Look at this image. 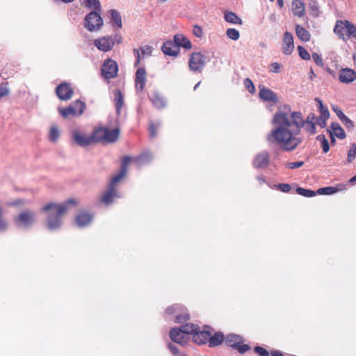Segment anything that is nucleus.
I'll use <instances>...</instances> for the list:
<instances>
[{
  "mask_svg": "<svg viewBox=\"0 0 356 356\" xmlns=\"http://www.w3.org/2000/svg\"><path fill=\"white\" fill-rule=\"evenodd\" d=\"M317 118L310 113L305 120L300 111H291V108L285 105L275 113L272 124L275 127L266 136L267 140L277 144L285 152H292L302 143V138L298 136L305 123H316Z\"/></svg>",
  "mask_w": 356,
  "mask_h": 356,
  "instance_id": "nucleus-1",
  "label": "nucleus"
},
{
  "mask_svg": "<svg viewBox=\"0 0 356 356\" xmlns=\"http://www.w3.org/2000/svg\"><path fill=\"white\" fill-rule=\"evenodd\" d=\"M76 204V201L69 199L63 204L49 203L41 209L48 213L47 218V228L51 231L58 229L62 225V215L67 210L69 205Z\"/></svg>",
  "mask_w": 356,
  "mask_h": 356,
  "instance_id": "nucleus-2",
  "label": "nucleus"
},
{
  "mask_svg": "<svg viewBox=\"0 0 356 356\" xmlns=\"http://www.w3.org/2000/svg\"><path fill=\"white\" fill-rule=\"evenodd\" d=\"M84 21V26L89 31H97L103 26V19L99 14V11L89 13L85 17Z\"/></svg>",
  "mask_w": 356,
  "mask_h": 356,
  "instance_id": "nucleus-3",
  "label": "nucleus"
},
{
  "mask_svg": "<svg viewBox=\"0 0 356 356\" xmlns=\"http://www.w3.org/2000/svg\"><path fill=\"white\" fill-rule=\"evenodd\" d=\"M86 108L84 102L79 99L74 101L67 108H59V113L63 118H68L70 115H80Z\"/></svg>",
  "mask_w": 356,
  "mask_h": 356,
  "instance_id": "nucleus-4",
  "label": "nucleus"
},
{
  "mask_svg": "<svg viewBox=\"0 0 356 356\" xmlns=\"http://www.w3.org/2000/svg\"><path fill=\"white\" fill-rule=\"evenodd\" d=\"M165 313L167 314L175 315V321L177 323H181L188 320L190 317L186 307L181 305H174L168 307L165 310Z\"/></svg>",
  "mask_w": 356,
  "mask_h": 356,
  "instance_id": "nucleus-5",
  "label": "nucleus"
},
{
  "mask_svg": "<svg viewBox=\"0 0 356 356\" xmlns=\"http://www.w3.org/2000/svg\"><path fill=\"white\" fill-rule=\"evenodd\" d=\"M101 72L105 79H113L118 76V65L114 60L108 58L104 62Z\"/></svg>",
  "mask_w": 356,
  "mask_h": 356,
  "instance_id": "nucleus-6",
  "label": "nucleus"
},
{
  "mask_svg": "<svg viewBox=\"0 0 356 356\" xmlns=\"http://www.w3.org/2000/svg\"><path fill=\"white\" fill-rule=\"evenodd\" d=\"M14 220L18 227H30L35 222V215L30 210H25L21 212Z\"/></svg>",
  "mask_w": 356,
  "mask_h": 356,
  "instance_id": "nucleus-7",
  "label": "nucleus"
},
{
  "mask_svg": "<svg viewBox=\"0 0 356 356\" xmlns=\"http://www.w3.org/2000/svg\"><path fill=\"white\" fill-rule=\"evenodd\" d=\"M205 58L201 53L192 54L188 62L190 69L194 72H201L205 65Z\"/></svg>",
  "mask_w": 356,
  "mask_h": 356,
  "instance_id": "nucleus-8",
  "label": "nucleus"
},
{
  "mask_svg": "<svg viewBox=\"0 0 356 356\" xmlns=\"http://www.w3.org/2000/svg\"><path fill=\"white\" fill-rule=\"evenodd\" d=\"M94 44L99 50L107 52L113 48L114 41L111 36H104L95 40Z\"/></svg>",
  "mask_w": 356,
  "mask_h": 356,
  "instance_id": "nucleus-9",
  "label": "nucleus"
},
{
  "mask_svg": "<svg viewBox=\"0 0 356 356\" xmlns=\"http://www.w3.org/2000/svg\"><path fill=\"white\" fill-rule=\"evenodd\" d=\"M58 97L61 100H68L73 95V90L67 83L63 82L56 88Z\"/></svg>",
  "mask_w": 356,
  "mask_h": 356,
  "instance_id": "nucleus-10",
  "label": "nucleus"
},
{
  "mask_svg": "<svg viewBox=\"0 0 356 356\" xmlns=\"http://www.w3.org/2000/svg\"><path fill=\"white\" fill-rule=\"evenodd\" d=\"M147 81V72L145 67H139L136 72L135 86L138 92L143 90Z\"/></svg>",
  "mask_w": 356,
  "mask_h": 356,
  "instance_id": "nucleus-11",
  "label": "nucleus"
},
{
  "mask_svg": "<svg viewBox=\"0 0 356 356\" xmlns=\"http://www.w3.org/2000/svg\"><path fill=\"white\" fill-rule=\"evenodd\" d=\"M339 79L341 83H350L356 80V72L350 68H342L339 72Z\"/></svg>",
  "mask_w": 356,
  "mask_h": 356,
  "instance_id": "nucleus-12",
  "label": "nucleus"
},
{
  "mask_svg": "<svg viewBox=\"0 0 356 356\" xmlns=\"http://www.w3.org/2000/svg\"><path fill=\"white\" fill-rule=\"evenodd\" d=\"M270 161L269 154L266 151L261 152L256 155L252 164L256 168H265Z\"/></svg>",
  "mask_w": 356,
  "mask_h": 356,
  "instance_id": "nucleus-13",
  "label": "nucleus"
},
{
  "mask_svg": "<svg viewBox=\"0 0 356 356\" xmlns=\"http://www.w3.org/2000/svg\"><path fill=\"white\" fill-rule=\"evenodd\" d=\"M294 49L293 35L286 31L284 34L282 51L286 55H290Z\"/></svg>",
  "mask_w": 356,
  "mask_h": 356,
  "instance_id": "nucleus-14",
  "label": "nucleus"
},
{
  "mask_svg": "<svg viewBox=\"0 0 356 356\" xmlns=\"http://www.w3.org/2000/svg\"><path fill=\"white\" fill-rule=\"evenodd\" d=\"M169 335L170 339L177 343H179L182 346L187 344V338L184 335L181 330L179 327L172 328L170 331Z\"/></svg>",
  "mask_w": 356,
  "mask_h": 356,
  "instance_id": "nucleus-15",
  "label": "nucleus"
},
{
  "mask_svg": "<svg viewBox=\"0 0 356 356\" xmlns=\"http://www.w3.org/2000/svg\"><path fill=\"white\" fill-rule=\"evenodd\" d=\"M162 51L165 55L176 56L179 53V48L174 40H168L163 43Z\"/></svg>",
  "mask_w": 356,
  "mask_h": 356,
  "instance_id": "nucleus-16",
  "label": "nucleus"
},
{
  "mask_svg": "<svg viewBox=\"0 0 356 356\" xmlns=\"http://www.w3.org/2000/svg\"><path fill=\"white\" fill-rule=\"evenodd\" d=\"M193 341L199 345L206 344L209 342L210 332L207 330H196L193 335Z\"/></svg>",
  "mask_w": 356,
  "mask_h": 356,
  "instance_id": "nucleus-17",
  "label": "nucleus"
},
{
  "mask_svg": "<svg viewBox=\"0 0 356 356\" xmlns=\"http://www.w3.org/2000/svg\"><path fill=\"white\" fill-rule=\"evenodd\" d=\"M72 137L74 142L81 147H88L92 143L91 136H86L78 131H73Z\"/></svg>",
  "mask_w": 356,
  "mask_h": 356,
  "instance_id": "nucleus-18",
  "label": "nucleus"
},
{
  "mask_svg": "<svg viewBox=\"0 0 356 356\" xmlns=\"http://www.w3.org/2000/svg\"><path fill=\"white\" fill-rule=\"evenodd\" d=\"M92 214L83 211L76 216L75 222L79 227H83L88 225L92 222Z\"/></svg>",
  "mask_w": 356,
  "mask_h": 356,
  "instance_id": "nucleus-19",
  "label": "nucleus"
},
{
  "mask_svg": "<svg viewBox=\"0 0 356 356\" xmlns=\"http://www.w3.org/2000/svg\"><path fill=\"white\" fill-rule=\"evenodd\" d=\"M259 97L266 102H273L276 104L277 102V97L276 94L270 89L262 87L259 90Z\"/></svg>",
  "mask_w": 356,
  "mask_h": 356,
  "instance_id": "nucleus-20",
  "label": "nucleus"
},
{
  "mask_svg": "<svg viewBox=\"0 0 356 356\" xmlns=\"http://www.w3.org/2000/svg\"><path fill=\"white\" fill-rule=\"evenodd\" d=\"M117 197H119V196L115 187L108 186L107 192L105 193L102 197V202L104 204L108 205L113 202V200L114 198Z\"/></svg>",
  "mask_w": 356,
  "mask_h": 356,
  "instance_id": "nucleus-21",
  "label": "nucleus"
},
{
  "mask_svg": "<svg viewBox=\"0 0 356 356\" xmlns=\"http://www.w3.org/2000/svg\"><path fill=\"white\" fill-rule=\"evenodd\" d=\"M106 133V127H99L95 129L92 133L91 139L93 142H105V134Z\"/></svg>",
  "mask_w": 356,
  "mask_h": 356,
  "instance_id": "nucleus-22",
  "label": "nucleus"
},
{
  "mask_svg": "<svg viewBox=\"0 0 356 356\" xmlns=\"http://www.w3.org/2000/svg\"><path fill=\"white\" fill-rule=\"evenodd\" d=\"M225 341L228 346L234 349L238 343H241L243 342V338L237 334H229L225 338Z\"/></svg>",
  "mask_w": 356,
  "mask_h": 356,
  "instance_id": "nucleus-23",
  "label": "nucleus"
},
{
  "mask_svg": "<svg viewBox=\"0 0 356 356\" xmlns=\"http://www.w3.org/2000/svg\"><path fill=\"white\" fill-rule=\"evenodd\" d=\"M330 128L332 129L331 131L327 130L330 134H332L341 140L346 138V133L339 123L332 122L330 125Z\"/></svg>",
  "mask_w": 356,
  "mask_h": 356,
  "instance_id": "nucleus-24",
  "label": "nucleus"
},
{
  "mask_svg": "<svg viewBox=\"0 0 356 356\" xmlns=\"http://www.w3.org/2000/svg\"><path fill=\"white\" fill-rule=\"evenodd\" d=\"M174 42L177 44L179 47H184L186 49H191V42L190 40L185 36L181 34H176L174 36Z\"/></svg>",
  "mask_w": 356,
  "mask_h": 356,
  "instance_id": "nucleus-25",
  "label": "nucleus"
},
{
  "mask_svg": "<svg viewBox=\"0 0 356 356\" xmlns=\"http://www.w3.org/2000/svg\"><path fill=\"white\" fill-rule=\"evenodd\" d=\"M152 159V154L148 152H145L140 155L134 158L133 161L138 167H140L142 165L148 164L151 161Z\"/></svg>",
  "mask_w": 356,
  "mask_h": 356,
  "instance_id": "nucleus-26",
  "label": "nucleus"
},
{
  "mask_svg": "<svg viewBox=\"0 0 356 356\" xmlns=\"http://www.w3.org/2000/svg\"><path fill=\"white\" fill-rule=\"evenodd\" d=\"M292 10L294 15L302 17L305 15V4L301 0H293Z\"/></svg>",
  "mask_w": 356,
  "mask_h": 356,
  "instance_id": "nucleus-27",
  "label": "nucleus"
},
{
  "mask_svg": "<svg viewBox=\"0 0 356 356\" xmlns=\"http://www.w3.org/2000/svg\"><path fill=\"white\" fill-rule=\"evenodd\" d=\"M345 21L337 20L334 28V32L343 41L347 40V37L345 36Z\"/></svg>",
  "mask_w": 356,
  "mask_h": 356,
  "instance_id": "nucleus-28",
  "label": "nucleus"
},
{
  "mask_svg": "<svg viewBox=\"0 0 356 356\" xmlns=\"http://www.w3.org/2000/svg\"><path fill=\"white\" fill-rule=\"evenodd\" d=\"M225 20L230 24L241 25L242 19L235 13L231 11H225L224 13Z\"/></svg>",
  "mask_w": 356,
  "mask_h": 356,
  "instance_id": "nucleus-29",
  "label": "nucleus"
},
{
  "mask_svg": "<svg viewBox=\"0 0 356 356\" xmlns=\"http://www.w3.org/2000/svg\"><path fill=\"white\" fill-rule=\"evenodd\" d=\"M105 142L106 143H114L115 142L120 136V129L115 128L113 129H109L106 128V133L105 134Z\"/></svg>",
  "mask_w": 356,
  "mask_h": 356,
  "instance_id": "nucleus-30",
  "label": "nucleus"
},
{
  "mask_svg": "<svg viewBox=\"0 0 356 356\" xmlns=\"http://www.w3.org/2000/svg\"><path fill=\"white\" fill-rule=\"evenodd\" d=\"M109 13L113 26H115L118 28H122V22L120 13L116 10L111 9L109 10Z\"/></svg>",
  "mask_w": 356,
  "mask_h": 356,
  "instance_id": "nucleus-31",
  "label": "nucleus"
},
{
  "mask_svg": "<svg viewBox=\"0 0 356 356\" xmlns=\"http://www.w3.org/2000/svg\"><path fill=\"white\" fill-rule=\"evenodd\" d=\"M151 101L154 106L157 108H163L165 106L164 98L159 93L154 92L151 96Z\"/></svg>",
  "mask_w": 356,
  "mask_h": 356,
  "instance_id": "nucleus-32",
  "label": "nucleus"
},
{
  "mask_svg": "<svg viewBox=\"0 0 356 356\" xmlns=\"http://www.w3.org/2000/svg\"><path fill=\"white\" fill-rule=\"evenodd\" d=\"M114 102L116 112L119 115L120 110L124 105V97L120 90H115L114 92Z\"/></svg>",
  "mask_w": 356,
  "mask_h": 356,
  "instance_id": "nucleus-33",
  "label": "nucleus"
},
{
  "mask_svg": "<svg viewBox=\"0 0 356 356\" xmlns=\"http://www.w3.org/2000/svg\"><path fill=\"white\" fill-rule=\"evenodd\" d=\"M345 36L347 37V40L350 38L356 39V26L348 20H345Z\"/></svg>",
  "mask_w": 356,
  "mask_h": 356,
  "instance_id": "nucleus-34",
  "label": "nucleus"
},
{
  "mask_svg": "<svg viewBox=\"0 0 356 356\" xmlns=\"http://www.w3.org/2000/svg\"><path fill=\"white\" fill-rule=\"evenodd\" d=\"M296 33L298 38L302 41L307 42L310 40L309 32L298 24L296 25Z\"/></svg>",
  "mask_w": 356,
  "mask_h": 356,
  "instance_id": "nucleus-35",
  "label": "nucleus"
},
{
  "mask_svg": "<svg viewBox=\"0 0 356 356\" xmlns=\"http://www.w3.org/2000/svg\"><path fill=\"white\" fill-rule=\"evenodd\" d=\"M224 340V335L221 332H216L213 336L210 333L209 346L214 347L220 345Z\"/></svg>",
  "mask_w": 356,
  "mask_h": 356,
  "instance_id": "nucleus-36",
  "label": "nucleus"
},
{
  "mask_svg": "<svg viewBox=\"0 0 356 356\" xmlns=\"http://www.w3.org/2000/svg\"><path fill=\"white\" fill-rule=\"evenodd\" d=\"M180 330H181L182 333L184 334H193L194 332L199 329V327L195 324L193 323H186L180 327H179Z\"/></svg>",
  "mask_w": 356,
  "mask_h": 356,
  "instance_id": "nucleus-37",
  "label": "nucleus"
},
{
  "mask_svg": "<svg viewBox=\"0 0 356 356\" xmlns=\"http://www.w3.org/2000/svg\"><path fill=\"white\" fill-rule=\"evenodd\" d=\"M315 101L317 102V107L321 113L320 116H323V118H329L330 113L327 107L324 106L323 102L319 98H316Z\"/></svg>",
  "mask_w": 356,
  "mask_h": 356,
  "instance_id": "nucleus-38",
  "label": "nucleus"
},
{
  "mask_svg": "<svg viewBox=\"0 0 356 356\" xmlns=\"http://www.w3.org/2000/svg\"><path fill=\"white\" fill-rule=\"evenodd\" d=\"M316 140L321 143L324 153H327L330 150V145L325 135L320 134L317 136Z\"/></svg>",
  "mask_w": 356,
  "mask_h": 356,
  "instance_id": "nucleus-39",
  "label": "nucleus"
},
{
  "mask_svg": "<svg viewBox=\"0 0 356 356\" xmlns=\"http://www.w3.org/2000/svg\"><path fill=\"white\" fill-rule=\"evenodd\" d=\"M309 9L314 17L319 15V4L316 0H310L308 4Z\"/></svg>",
  "mask_w": 356,
  "mask_h": 356,
  "instance_id": "nucleus-40",
  "label": "nucleus"
},
{
  "mask_svg": "<svg viewBox=\"0 0 356 356\" xmlns=\"http://www.w3.org/2000/svg\"><path fill=\"white\" fill-rule=\"evenodd\" d=\"M296 192L298 194L307 197H313L316 194V191L310 189L303 188L301 187H298L296 188Z\"/></svg>",
  "mask_w": 356,
  "mask_h": 356,
  "instance_id": "nucleus-41",
  "label": "nucleus"
},
{
  "mask_svg": "<svg viewBox=\"0 0 356 356\" xmlns=\"http://www.w3.org/2000/svg\"><path fill=\"white\" fill-rule=\"evenodd\" d=\"M338 190L335 187L328 186L320 188L316 191V193L319 195H332L337 192Z\"/></svg>",
  "mask_w": 356,
  "mask_h": 356,
  "instance_id": "nucleus-42",
  "label": "nucleus"
},
{
  "mask_svg": "<svg viewBox=\"0 0 356 356\" xmlns=\"http://www.w3.org/2000/svg\"><path fill=\"white\" fill-rule=\"evenodd\" d=\"M126 173L124 169H120L119 173L112 177L109 186L115 187V185L125 176Z\"/></svg>",
  "mask_w": 356,
  "mask_h": 356,
  "instance_id": "nucleus-43",
  "label": "nucleus"
},
{
  "mask_svg": "<svg viewBox=\"0 0 356 356\" xmlns=\"http://www.w3.org/2000/svg\"><path fill=\"white\" fill-rule=\"evenodd\" d=\"M60 136L58 129L56 126H52L49 134V138L51 142H56Z\"/></svg>",
  "mask_w": 356,
  "mask_h": 356,
  "instance_id": "nucleus-44",
  "label": "nucleus"
},
{
  "mask_svg": "<svg viewBox=\"0 0 356 356\" xmlns=\"http://www.w3.org/2000/svg\"><path fill=\"white\" fill-rule=\"evenodd\" d=\"M226 35L229 39L235 40V41L238 40V38L240 37L239 31L238 30H236V29H233V28L227 29L226 31Z\"/></svg>",
  "mask_w": 356,
  "mask_h": 356,
  "instance_id": "nucleus-45",
  "label": "nucleus"
},
{
  "mask_svg": "<svg viewBox=\"0 0 356 356\" xmlns=\"http://www.w3.org/2000/svg\"><path fill=\"white\" fill-rule=\"evenodd\" d=\"M86 6L93 8L94 11H100L101 5L99 0H86Z\"/></svg>",
  "mask_w": 356,
  "mask_h": 356,
  "instance_id": "nucleus-46",
  "label": "nucleus"
},
{
  "mask_svg": "<svg viewBox=\"0 0 356 356\" xmlns=\"http://www.w3.org/2000/svg\"><path fill=\"white\" fill-rule=\"evenodd\" d=\"M160 126H161V122H158L157 124H155L154 122H150L149 127V137L151 138H153L156 136V130Z\"/></svg>",
  "mask_w": 356,
  "mask_h": 356,
  "instance_id": "nucleus-47",
  "label": "nucleus"
},
{
  "mask_svg": "<svg viewBox=\"0 0 356 356\" xmlns=\"http://www.w3.org/2000/svg\"><path fill=\"white\" fill-rule=\"evenodd\" d=\"M298 50L299 56L302 59L305 60H308L310 59V55H309V52L303 47L298 46Z\"/></svg>",
  "mask_w": 356,
  "mask_h": 356,
  "instance_id": "nucleus-48",
  "label": "nucleus"
},
{
  "mask_svg": "<svg viewBox=\"0 0 356 356\" xmlns=\"http://www.w3.org/2000/svg\"><path fill=\"white\" fill-rule=\"evenodd\" d=\"M356 156V145L354 143L350 147L348 152V161L351 163Z\"/></svg>",
  "mask_w": 356,
  "mask_h": 356,
  "instance_id": "nucleus-49",
  "label": "nucleus"
},
{
  "mask_svg": "<svg viewBox=\"0 0 356 356\" xmlns=\"http://www.w3.org/2000/svg\"><path fill=\"white\" fill-rule=\"evenodd\" d=\"M244 84H245L246 89L248 90L249 92H250V93L255 92V88H254L253 82L251 81V79H250L249 78H246L244 80Z\"/></svg>",
  "mask_w": 356,
  "mask_h": 356,
  "instance_id": "nucleus-50",
  "label": "nucleus"
},
{
  "mask_svg": "<svg viewBox=\"0 0 356 356\" xmlns=\"http://www.w3.org/2000/svg\"><path fill=\"white\" fill-rule=\"evenodd\" d=\"M274 188L280 190L283 193H288L291 191V186L289 184H278L274 186Z\"/></svg>",
  "mask_w": 356,
  "mask_h": 356,
  "instance_id": "nucleus-51",
  "label": "nucleus"
},
{
  "mask_svg": "<svg viewBox=\"0 0 356 356\" xmlns=\"http://www.w3.org/2000/svg\"><path fill=\"white\" fill-rule=\"evenodd\" d=\"M140 52H141L143 56H151L152 52V47L149 45L142 46L140 49Z\"/></svg>",
  "mask_w": 356,
  "mask_h": 356,
  "instance_id": "nucleus-52",
  "label": "nucleus"
},
{
  "mask_svg": "<svg viewBox=\"0 0 356 356\" xmlns=\"http://www.w3.org/2000/svg\"><path fill=\"white\" fill-rule=\"evenodd\" d=\"M312 56L314 61L318 66L323 67L324 64H323V58L321 55L314 52L312 54Z\"/></svg>",
  "mask_w": 356,
  "mask_h": 356,
  "instance_id": "nucleus-53",
  "label": "nucleus"
},
{
  "mask_svg": "<svg viewBox=\"0 0 356 356\" xmlns=\"http://www.w3.org/2000/svg\"><path fill=\"white\" fill-rule=\"evenodd\" d=\"M304 127L311 135H314L316 131V123H305Z\"/></svg>",
  "mask_w": 356,
  "mask_h": 356,
  "instance_id": "nucleus-54",
  "label": "nucleus"
},
{
  "mask_svg": "<svg viewBox=\"0 0 356 356\" xmlns=\"http://www.w3.org/2000/svg\"><path fill=\"white\" fill-rule=\"evenodd\" d=\"M193 33L197 38H202L203 36V30L199 25H194L193 29Z\"/></svg>",
  "mask_w": 356,
  "mask_h": 356,
  "instance_id": "nucleus-55",
  "label": "nucleus"
},
{
  "mask_svg": "<svg viewBox=\"0 0 356 356\" xmlns=\"http://www.w3.org/2000/svg\"><path fill=\"white\" fill-rule=\"evenodd\" d=\"M304 161H296V162H290L286 163V167L289 169H296L302 167L304 165Z\"/></svg>",
  "mask_w": 356,
  "mask_h": 356,
  "instance_id": "nucleus-56",
  "label": "nucleus"
},
{
  "mask_svg": "<svg viewBox=\"0 0 356 356\" xmlns=\"http://www.w3.org/2000/svg\"><path fill=\"white\" fill-rule=\"evenodd\" d=\"M254 350L259 356H269L270 355L269 352L261 346L254 347Z\"/></svg>",
  "mask_w": 356,
  "mask_h": 356,
  "instance_id": "nucleus-57",
  "label": "nucleus"
},
{
  "mask_svg": "<svg viewBox=\"0 0 356 356\" xmlns=\"http://www.w3.org/2000/svg\"><path fill=\"white\" fill-rule=\"evenodd\" d=\"M234 349L237 350L240 354H243L250 350V346L247 344L238 343Z\"/></svg>",
  "mask_w": 356,
  "mask_h": 356,
  "instance_id": "nucleus-58",
  "label": "nucleus"
},
{
  "mask_svg": "<svg viewBox=\"0 0 356 356\" xmlns=\"http://www.w3.org/2000/svg\"><path fill=\"white\" fill-rule=\"evenodd\" d=\"M341 121L342 122V123L344 124V126L347 129H353V127H354L353 122L350 118H348L346 115L345 116L344 118H342L341 120Z\"/></svg>",
  "mask_w": 356,
  "mask_h": 356,
  "instance_id": "nucleus-59",
  "label": "nucleus"
},
{
  "mask_svg": "<svg viewBox=\"0 0 356 356\" xmlns=\"http://www.w3.org/2000/svg\"><path fill=\"white\" fill-rule=\"evenodd\" d=\"M281 65L280 63L275 62L270 64L269 71L273 73H279Z\"/></svg>",
  "mask_w": 356,
  "mask_h": 356,
  "instance_id": "nucleus-60",
  "label": "nucleus"
},
{
  "mask_svg": "<svg viewBox=\"0 0 356 356\" xmlns=\"http://www.w3.org/2000/svg\"><path fill=\"white\" fill-rule=\"evenodd\" d=\"M134 55L136 57V61L134 63V67H137L140 63V54L139 49H134Z\"/></svg>",
  "mask_w": 356,
  "mask_h": 356,
  "instance_id": "nucleus-61",
  "label": "nucleus"
},
{
  "mask_svg": "<svg viewBox=\"0 0 356 356\" xmlns=\"http://www.w3.org/2000/svg\"><path fill=\"white\" fill-rule=\"evenodd\" d=\"M131 161V158L130 156H126L122 159V165L120 169H124V172H127V165L129 162Z\"/></svg>",
  "mask_w": 356,
  "mask_h": 356,
  "instance_id": "nucleus-62",
  "label": "nucleus"
},
{
  "mask_svg": "<svg viewBox=\"0 0 356 356\" xmlns=\"http://www.w3.org/2000/svg\"><path fill=\"white\" fill-rule=\"evenodd\" d=\"M329 118H323L319 116L317 118L316 123H317L321 128H324L326 126V121Z\"/></svg>",
  "mask_w": 356,
  "mask_h": 356,
  "instance_id": "nucleus-63",
  "label": "nucleus"
},
{
  "mask_svg": "<svg viewBox=\"0 0 356 356\" xmlns=\"http://www.w3.org/2000/svg\"><path fill=\"white\" fill-rule=\"evenodd\" d=\"M10 93L9 89L5 86H0V98L8 96Z\"/></svg>",
  "mask_w": 356,
  "mask_h": 356,
  "instance_id": "nucleus-64",
  "label": "nucleus"
}]
</instances>
